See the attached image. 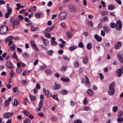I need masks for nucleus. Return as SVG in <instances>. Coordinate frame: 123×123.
I'll return each instance as SVG.
<instances>
[{
    "label": "nucleus",
    "mask_w": 123,
    "mask_h": 123,
    "mask_svg": "<svg viewBox=\"0 0 123 123\" xmlns=\"http://www.w3.org/2000/svg\"><path fill=\"white\" fill-rule=\"evenodd\" d=\"M10 22L12 25H14L16 26H18L20 25V21L18 19L14 20L12 18H11Z\"/></svg>",
    "instance_id": "2"
},
{
    "label": "nucleus",
    "mask_w": 123,
    "mask_h": 123,
    "mask_svg": "<svg viewBox=\"0 0 123 123\" xmlns=\"http://www.w3.org/2000/svg\"><path fill=\"white\" fill-rule=\"evenodd\" d=\"M88 58L87 57H85L83 59V63L85 64H86L88 62Z\"/></svg>",
    "instance_id": "35"
},
{
    "label": "nucleus",
    "mask_w": 123,
    "mask_h": 123,
    "mask_svg": "<svg viewBox=\"0 0 123 123\" xmlns=\"http://www.w3.org/2000/svg\"><path fill=\"white\" fill-rule=\"evenodd\" d=\"M108 14V12L107 11H105L102 12L101 13V15L103 16L106 15Z\"/></svg>",
    "instance_id": "43"
},
{
    "label": "nucleus",
    "mask_w": 123,
    "mask_h": 123,
    "mask_svg": "<svg viewBox=\"0 0 123 123\" xmlns=\"http://www.w3.org/2000/svg\"><path fill=\"white\" fill-rule=\"evenodd\" d=\"M9 103V101L7 100H6L4 103V104L7 107V105H8Z\"/></svg>",
    "instance_id": "59"
},
{
    "label": "nucleus",
    "mask_w": 123,
    "mask_h": 123,
    "mask_svg": "<svg viewBox=\"0 0 123 123\" xmlns=\"http://www.w3.org/2000/svg\"><path fill=\"white\" fill-rule=\"evenodd\" d=\"M44 34L45 37L48 38H50L51 37V35L49 33H47L46 32H45Z\"/></svg>",
    "instance_id": "32"
},
{
    "label": "nucleus",
    "mask_w": 123,
    "mask_h": 123,
    "mask_svg": "<svg viewBox=\"0 0 123 123\" xmlns=\"http://www.w3.org/2000/svg\"><path fill=\"white\" fill-rule=\"evenodd\" d=\"M18 18L21 20H22L24 18V17L21 15H19L18 16Z\"/></svg>",
    "instance_id": "62"
},
{
    "label": "nucleus",
    "mask_w": 123,
    "mask_h": 123,
    "mask_svg": "<svg viewBox=\"0 0 123 123\" xmlns=\"http://www.w3.org/2000/svg\"><path fill=\"white\" fill-rule=\"evenodd\" d=\"M36 6H34L29 9V11L30 12H35L36 10Z\"/></svg>",
    "instance_id": "29"
},
{
    "label": "nucleus",
    "mask_w": 123,
    "mask_h": 123,
    "mask_svg": "<svg viewBox=\"0 0 123 123\" xmlns=\"http://www.w3.org/2000/svg\"><path fill=\"white\" fill-rule=\"evenodd\" d=\"M43 105V101H42V100H40V103L39 105V108L37 110L38 111H40L41 110V109Z\"/></svg>",
    "instance_id": "25"
},
{
    "label": "nucleus",
    "mask_w": 123,
    "mask_h": 123,
    "mask_svg": "<svg viewBox=\"0 0 123 123\" xmlns=\"http://www.w3.org/2000/svg\"><path fill=\"white\" fill-rule=\"evenodd\" d=\"M30 98L31 100V101H33L35 100V96H33L31 95V94H30Z\"/></svg>",
    "instance_id": "45"
},
{
    "label": "nucleus",
    "mask_w": 123,
    "mask_h": 123,
    "mask_svg": "<svg viewBox=\"0 0 123 123\" xmlns=\"http://www.w3.org/2000/svg\"><path fill=\"white\" fill-rule=\"evenodd\" d=\"M99 74L100 77V79L102 80H103L104 78V76L101 73H100Z\"/></svg>",
    "instance_id": "63"
},
{
    "label": "nucleus",
    "mask_w": 123,
    "mask_h": 123,
    "mask_svg": "<svg viewBox=\"0 0 123 123\" xmlns=\"http://www.w3.org/2000/svg\"><path fill=\"white\" fill-rule=\"evenodd\" d=\"M41 38L45 45L47 46L49 44V42L47 39L44 38L43 36L41 37Z\"/></svg>",
    "instance_id": "12"
},
{
    "label": "nucleus",
    "mask_w": 123,
    "mask_h": 123,
    "mask_svg": "<svg viewBox=\"0 0 123 123\" xmlns=\"http://www.w3.org/2000/svg\"><path fill=\"white\" fill-rule=\"evenodd\" d=\"M122 23V22L120 21H118L116 24V29L118 30H120L121 28Z\"/></svg>",
    "instance_id": "5"
},
{
    "label": "nucleus",
    "mask_w": 123,
    "mask_h": 123,
    "mask_svg": "<svg viewBox=\"0 0 123 123\" xmlns=\"http://www.w3.org/2000/svg\"><path fill=\"white\" fill-rule=\"evenodd\" d=\"M62 58L64 59L65 60L67 61H69L70 60L69 58L67 56L64 55L63 57Z\"/></svg>",
    "instance_id": "46"
},
{
    "label": "nucleus",
    "mask_w": 123,
    "mask_h": 123,
    "mask_svg": "<svg viewBox=\"0 0 123 123\" xmlns=\"http://www.w3.org/2000/svg\"><path fill=\"white\" fill-rule=\"evenodd\" d=\"M23 56L24 58H27L29 57V55L28 53L24 52L23 54Z\"/></svg>",
    "instance_id": "34"
},
{
    "label": "nucleus",
    "mask_w": 123,
    "mask_h": 123,
    "mask_svg": "<svg viewBox=\"0 0 123 123\" xmlns=\"http://www.w3.org/2000/svg\"><path fill=\"white\" fill-rule=\"evenodd\" d=\"M61 25L64 28H65L66 27V24L64 22H62L61 23Z\"/></svg>",
    "instance_id": "56"
},
{
    "label": "nucleus",
    "mask_w": 123,
    "mask_h": 123,
    "mask_svg": "<svg viewBox=\"0 0 123 123\" xmlns=\"http://www.w3.org/2000/svg\"><path fill=\"white\" fill-rule=\"evenodd\" d=\"M23 113L26 116H28L29 115L30 113L27 111L24 110L23 111Z\"/></svg>",
    "instance_id": "53"
},
{
    "label": "nucleus",
    "mask_w": 123,
    "mask_h": 123,
    "mask_svg": "<svg viewBox=\"0 0 123 123\" xmlns=\"http://www.w3.org/2000/svg\"><path fill=\"white\" fill-rule=\"evenodd\" d=\"M77 47V46H73L70 47L69 48V49L70 51H73Z\"/></svg>",
    "instance_id": "39"
},
{
    "label": "nucleus",
    "mask_w": 123,
    "mask_h": 123,
    "mask_svg": "<svg viewBox=\"0 0 123 123\" xmlns=\"http://www.w3.org/2000/svg\"><path fill=\"white\" fill-rule=\"evenodd\" d=\"M31 31H34L39 30L38 28L34 27L32 25H31Z\"/></svg>",
    "instance_id": "28"
},
{
    "label": "nucleus",
    "mask_w": 123,
    "mask_h": 123,
    "mask_svg": "<svg viewBox=\"0 0 123 123\" xmlns=\"http://www.w3.org/2000/svg\"><path fill=\"white\" fill-rule=\"evenodd\" d=\"M103 29L105 32L106 33L108 32L110 30L109 28L106 25L103 26Z\"/></svg>",
    "instance_id": "22"
},
{
    "label": "nucleus",
    "mask_w": 123,
    "mask_h": 123,
    "mask_svg": "<svg viewBox=\"0 0 123 123\" xmlns=\"http://www.w3.org/2000/svg\"><path fill=\"white\" fill-rule=\"evenodd\" d=\"M83 104H87L88 103V101L87 100L86 98H84L83 101Z\"/></svg>",
    "instance_id": "61"
},
{
    "label": "nucleus",
    "mask_w": 123,
    "mask_h": 123,
    "mask_svg": "<svg viewBox=\"0 0 123 123\" xmlns=\"http://www.w3.org/2000/svg\"><path fill=\"white\" fill-rule=\"evenodd\" d=\"M14 37L12 36H10L8 37L6 39L5 41V43H6L8 41H12V40L13 39Z\"/></svg>",
    "instance_id": "20"
},
{
    "label": "nucleus",
    "mask_w": 123,
    "mask_h": 123,
    "mask_svg": "<svg viewBox=\"0 0 123 123\" xmlns=\"http://www.w3.org/2000/svg\"><path fill=\"white\" fill-rule=\"evenodd\" d=\"M61 93L62 94H68V92L67 90H63L61 91Z\"/></svg>",
    "instance_id": "48"
},
{
    "label": "nucleus",
    "mask_w": 123,
    "mask_h": 123,
    "mask_svg": "<svg viewBox=\"0 0 123 123\" xmlns=\"http://www.w3.org/2000/svg\"><path fill=\"white\" fill-rule=\"evenodd\" d=\"M66 36L68 38H71L72 37V34L69 31H67L66 32Z\"/></svg>",
    "instance_id": "33"
},
{
    "label": "nucleus",
    "mask_w": 123,
    "mask_h": 123,
    "mask_svg": "<svg viewBox=\"0 0 123 123\" xmlns=\"http://www.w3.org/2000/svg\"><path fill=\"white\" fill-rule=\"evenodd\" d=\"M6 68H9L10 69H12L13 67L11 62L9 61H8L6 62Z\"/></svg>",
    "instance_id": "9"
},
{
    "label": "nucleus",
    "mask_w": 123,
    "mask_h": 123,
    "mask_svg": "<svg viewBox=\"0 0 123 123\" xmlns=\"http://www.w3.org/2000/svg\"><path fill=\"white\" fill-rule=\"evenodd\" d=\"M13 112H7L5 113L4 115V117L5 118H8L11 117L13 114Z\"/></svg>",
    "instance_id": "8"
},
{
    "label": "nucleus",
    "mask_w": 123,
    "mask_h": 123,
    "mask_svg": "<svg viewBox=\"0 0 123 123\" xmlns=\"http://www.w3.org/2000/svg\"><path fill=\"white\" fill-rule=\"evenodd\" d=\"M115 5L112 4H111L108 6V9L110 10H112L115 8Z\"/></svg>",
    "instance_id": "23"
},
{
    "label": "nucleus",
    "mask_w": 123,
    "mask_h": 123,
    "mask_svg": "<svg viewBox=\"0 0 123 123\" xmlns=\"http://www.w3.org/2000/svg\"><path fill=\"white\" fill-rule=\"evenodd\" d=\"M87 92L88 95L90 96H92L93 93V91L92 90L90 89H88Z\"/></svg>",
    "instance_id": "31"
},
{
    "label": "nucleus",
    "mask_w": 123,
    "mask_h": 123,
    "mask_svg": "<svg viewBox=\"0 0 123 123\" xmlns=\"http://www.w3.org/2000/svg\"><path fill=\"white\" fill-rule=\"evenodd\" d=\"M87 23L89 26L92 27L93 26V24L92 21H88Z\"/></svg>",
    "instance_id": "47"
},
{
    "label": "nucleus",
    "mask_w": 123,
    "mask_h": 123,
    "mask_svg": "<svg viewBox=\"0 0 123 123\" xmlns=\"http://www.w3.org/2000/svg\"><path fill=\"white\" fill-rule=\"evenodd\" d=\"M55 85L53 86V89L54 90H57L60 87V85L57 84L56 82L55 83Z\"/></svg>",
    "instance_id": "14"
},
{
    "label": "nucleus",
    "mask_w": 123,
    "mask_h": 123,
    "mask_svg": "<svg viewBox=\"0 0 123 123\" xmlns=\"http://www.w3.org/2000/svg\"><path fill=\"white\" fill-rule=\"evenodd\" d=\"M53 51L52 50H49L47 52V53L48 54L51 55L52 54L53 52Z\"/></svg>",
    "instance_id": "60"
},
{
    "label": "nucleus",
    "mask_w": 123,
    "mask_h": 123,
    "mask_svg": "<svg viewBox=\"0 0 123 123\" xmlns=\"http://www.w3.org/2000/svg\"><path fill=\"white\" fill-rule=\"evenodd\" d=\"M94 37L95 39L98 42H100L102 40V37L98 36L97 35H94Z\"/></svg>",
    "instance_id": "18"
},
{
    "label": "nucleus",
    "mask_w": 123,
    "mask_h": 123,
    "mask_svg": "<svg viewBox=\"0 0 123 123\" xmlns=\"http://www.w3.org/2000/svg\"><path fill=\"white\" fill-rule=\"evenodd\" d=\"M86 78V80L85 79H83L81 80V82L82 83H85L86 85L88 87L90 86V83L88 77L85 75Z\"/></svg>",
    "instance_id": "4"
},
{
    "label": "nucleus",
    "mask_w": 123,
    "mask_h": 123,
    "mask_svg": "<svg viewBox=\"0 0 123 123\" xmlns=\"http://www.w3.org/2000/svg\"><path fill=\"white\" fill-rule=\"evenodd\" d=\"M118 108L116 106H114L112 108L113 111L114 112H116L118 110Z\"/></svg>",
    "instance_id": "37"
},
{
    "label": "nucleus",
    "mask_w": 123,
    "mask_h": 123,
    "mask_svg": "<svg viewBox=\"0 0 123 123\" xmlns=\"http://www.w3.org/2000/svg\"><path fill=\"white\" fill-rule=\"evenodd\" d=\"M61 80L65 82H67L69 81V78L62 77L61 78Z\"/></svg>",
    "instance_id": "30"
},
{
    "label": "nucleus",
    "mask_w": 123,
    "mask_h": 123,
    "mask_svg": "<svg viewBox=\"0 0 123 123\" xmlns=\"http://www.w3.org/2000/svg\"><path fill=\"white\" fill-rule=\"evenodd\" d=\"M55 27V26L54 25H53L52 27H48L45 30V32H50Z\"/></svg>",
    "instance_id": "19"
},
{
    "label": "nucleus",
    "mask_w": 123,
    "mask_h": 123,
    "mask_svg": "<svg viewBox=\"0 0 123 123\" xmlns=\"http://www.w3.org/2000/svg\"><path fill=\"white\" fill-rule=\"evenodd\" d=\"M8 30L7 27L6 25H3L0 27V33L4 34L6 33Z\"/></svg>",
    "instance_id": "1"
},
{
    "label": "nucleus",
    "mask_w": 123,
    "mask_h": 123,
    "mask_svg": "<svg viewBox=\"0 0 123 123\" xmlns=\"http://www.w3.org/2000/svg\"><path fill=\"white\" fill-rule=\"evenodd\" d=\"M7 11L8 12L6 13L5 17L6 18H8L9 15L12 14V9L10 7H7Z\"/></svg>",
    "instance_id": "6"
},
{
    "label": "nucleus",
    "mask_w": 123,
    "mask_h": 123,
    "mask_svg": "<svg viewBox=\"0 0 123 123\" xmlns=\"http://www.w3.org/2000/svg\"><path fill=\"white\" fill-rule=\"evenodd\" d=\"M74 123H82V122L81 120L78 119L75 120Z\"/></svg>",
    "instance_id": "64"
},
{
    "label": "nucleus",
    "mask_w": 123,
    "mask_h": 123,
    "mask_svg": "<svg viewBox=\"0 0 123 123\" xmlns=\"http://www.w3.org/2000/svg\"><path fill=\"white\" fill-rule=\"evenodd\" d=\"M108 94L112 96L115 93L114 89H109L108 92Z\"/></svg>",
    "instance_id": "15"
},
{
    "label": "nucleus",
    "mask_w": 123,
    "mask_h": 123,
    "mask_svg": "<svg viewBox=\"0 0 123 123\" xmlns=\"http://www.w3.org/2000/svg\"><path fill=\"white\" fill-rule=\"evenodd\" d=\"M65 43V42L62 43L61 44H59V45L61 48H62L64 46Z\"/></svg>",
    "instance_id": "52"
},
{
    "label": "nucleus",
    "mask_w": 123,
    "mask_h": 123,
    "mask_svg": "<svg viewBox=\"0 0 123 123\" xmlns=\"http://www.w3.org/2000/svg\"><path fill=\"white\" fill-rule=\"evenodd\" d=\"M92 47V45L91 43H88L86 46L87 49L88 50H90L91 49Z\"/></svg>",
    "instance_id": "24"
},
{
    "label": "nucleus",
    "mask_w": 123,
    "mask_h": 123,
    "mask_svg": "<svg viewBox=\"0 0 123 123\" xmlns=\"http://www.w3.org/2000/svg\"><path fill=\"white\" fill-rule=\"evenodd\" d=\"M30 72V71L28 70L25 71L23 72L22 74L23 75L25 76L27 74H29Z\"/></svg>",
    "instance_id": "38"
},
{
    "label": "nucleus",
    "mask_w": 123,
    "mask_h": 123,
    "mask_svg": "<svg viewBox=\"0 0 123 123\" xmlns=\"http://www.w3.org/2000/svg\"><path fill=\"white\" fill-rule=\"evenodd\" d=\"M117 56L118 59L120 62H123V58L122 57V55L120 54H118Z\"/></svg>",
    "instance_id": "26"
},
{
    "label": "nucleus",
    "mask_w": 123,
    "mask_h": 123,
    "mask_svg": "<svg viewBox=\"0 0 123 123\" xmlns=\"http://www.w3.org/2000/svg\"><path fill=\"white\" fill-rule=\"evenodd\" d=\"M45 72L47 74H51L52 73L51 71L49 69H48L45 70Z\"/></svg>",
    "instance_id": "40"
},
{
    "label": "nucleus",
    "mask_w": 123,
    "mask_h": 123,
    "mask_svg": "<svg viewBox=\"0 0 123 123\" xmlns=\"http://www.w3.org/2000/svg\"><path fill=\"white\" fill-rule=\"evenodd\" d=\"M46 67V66L44 65L41 66L39 69L40 70H43L45 69Z\"/></svg>",
    "instance_id": "50"
},
{
    "label": "nucleus",
    "mask_w": 123,
    "mask_h": 123,
    "mask_svg": "<svg viewBox=\"0 0 123 123\" xmlns=\"http://www.w3.org/2000/svg\"><path fill=\"white\" fill-rule=\"evenodd\" d=\"M108 17L107 16H106L103 18L102 19V22H105L108 19Z\"/></svg>",
    "instance_id": "42"
},
{
    "label": "nucleus",
    "mask_w": 123,
    "mask_h": 123,
    "mask_svg": "<svg viewBox=\"0 0 123 123\" xmlns=\"http://www.w3.org/2000/svg\"><path fill=\"white\" fill-rule=\"evenodd\" d=\"M43 91L45 95L46 96H48L49 95V91L46 90L44 87L43 88Z\"/></svg>",
    "instance_id": "27"
},
{
    "label": "nucleus",
    "mask_w": 123,
    "mask_h": 123,
    "mask_svg": "<svg viewBox=\"0 0 123 123\" xmlns=\"http://www.w3.org/2000/svg\"><path fill=\"white\" fill-rule=\"evenodd\" d=\"M24 123H31V121L30 120L28 119H25L24 121Z\"/></svg>",
    "instance_id": "49"
},
{
    "label": "nucleus",
    "mask_w": 123,
    "mask_h": 123,
    "mask_svg": "<svg viewBox=\"0 0 123 123\" xmlns=\"http://www.w3.org/2000/svg\"><path fill=\"white\" fill-rule=\"evenodd\" d=\"M79 47L83 48L84 47V45L83 43L82 42L79 43L78 44Z\"/></svg>",
    "instance_id": "55"
},
{
    "label": "nucleus",
    "mask_w": 123,
    "mask_h": 123,
    "mask_svg": "<svg viewBox=\"0 0 123 123\" xmlns=\"http://www.w3.org/2000/svg\"><path fill=\"white\" fill-rule=\"evenodd\" d=\"M74 65L75 67L77 68L78 67L79 65V64L78 61H75L74 63Z\"/></svg>",
    "instance_id": "41"
},
{
    "label": "nucleus",
    "mask_w": 123,
    "mask_h": 123,
    "mask_svg": "<svg viewBox=\"0 0 123 123\" xmlns=\"http://www.w3.org/2000/svg\"><path fill=\"white\" fill-rule=\"evenodd\" d=\"M123 72V66L121 69H118L116 71V74L117 76L120 77L121 76Z\"/></svg>",
    "instance_id": "7"
},
{
    "label": "nucleus",
    "mask_w": 123,
    "mask_h": 123,
    "mask_svg": "<svg viewBox=\"0 0 123 123\" xmlns=\"http://www.w3.org/2000/svg\"><path fill=\"white\" fill-rule=\"evenodd\" d=\"M35 17L37 18L42 17H43V14L40 12H37L35 14Z\"/></svg>",
    "instance_id": "17"
},
{
    "label": "nucleus",
    "mask_w": 123,
    "mask_h": 123,
    "mask_svg": "<svg viewBox=\"0 0 123 123\" xmlns=\"http://www.w3.org/2000/svg\"><path fill=\"white\" fill-rule=\"evenodd\" d=\"M115 86V82H112L109 86V89H114V88Z\"/></svg>",
    "instance_id": "21"
},
{
    "label": "nucleus",
    "mask_w": 123,
    "mask_h": 123,
    "mask_svg": "<svg viewBox=\"0 0 123 123\" xmlns=\"http://www.w3.org/2000/svg\"><path fill=\"white\" fill-rule=\"evenodd\" d=\"M117 121L118 122L123 121V118L120 117L118 118Z\"/></svg>",
    "instance_id": "54"
},
{
    "label": "nucleus",
    "mask_w": 123,
    "mask_h": 123,
    "mask_svg": "<svg viewBox=\"0 0 123 123\" xmlns=\"http://www.w3.org/2000/svg\"><path fill=\"white\" fill-rule=\"evenodd\" d=\"M110 26L111 28H114L116 27V24L113 22L111 23L110 24Z\"/></svg>",
    "instance_id": "36"
},
{
    "label": "nucleus",
    "mask_w": 123,
    "mask_h": 123,
    "mask_svg": "<svg viewBox=\"0 0 123 123\" xmlns=\"http://www.w3.org/2000/svg\"><path fill=\"white\" fill-rule=\"evenodd\" d=\"M14 75V72L13 70H12L10 73V76L11 78H12Z\"/></svg>",
    "instance_id": "51"
},
{
    "label": "nucleus",
    "mask_w": 123,
    "mask_h": 123,
    "mask_svg": "<svg viewBox=\"0 0 123 123\" xmlns=\"http://www.w3.org/2000/svg\"><path fill=\"white\" fill-rule=\"evenodd\" d=\"M67 16V13L66 12H61L59 15V18L60 20L64 19L66 18Z\"/></svg>",
    "instance_id": "3"
},
{
    "label": "nucleus",
    "mask_w": 123,
    "mask_h": 123,
    "mask_svg": "<svg viewBox=\"0 0 123 123\" xmlns=\"http://www.w3.org/2000/svg\"><path fill=\"white\" fill-rule=\"evenodd\" d=\"M121 42L120 41L118 42L115 44L114 46L115 48L116 49H119L121 47Z\"/></svg>",
    "instance_id": "11"
},
{
    "label": "nucleus",
    "mask_w": 123,
    "mask_h": 123,
    "mask_svg": "<svg viewBox=\"0 0 123 123\" xmlns=\"http://www.w3.org/2000/svg\"><path fill=\"white\" fill-rule=\"evenodd\" d=\"M13 57L15 58L17 60V55L15 51L13 53Z\"/></svg>",
    "instance_id": "58"
},
{
    "label": "nucleus",
    "mask_w": 123,
    "mask_h": 123,
    "mask_svg": "<svg viewBox=\"0 0 123 123\" xmlns=\"http://www.w3.org/2000/svg\"><path fill=\"white\" fill-rule=\"evenodd\" d=\"M51 43L52 45L54 46L56 45L57 44V43L55 41V38L54 37H51Z\"/></svg>",
    "instance_id": "16"
},
{
    "label": "nucleus",
    "mask_w": 123,
    "mask_h": 123,
    "mask_svg": "<svg viewBox=\"0 0 123 123\" xmlns=\"http://www.w3.org/2000/svg\"><path fill=\"white\" fill-rule=\"evenodd\" d=\"M19 102L16 99H15L13 102L12 103L13 105L15 107L17 106L19 104Z\"/></svg>",
    "instance_id": "13"
},
{
    "label": "nucleus",
    "mask_w": 123,
    "mask_h": 123,
    "mask_svg": "<svg viewBox=\"0 0 123 123\" xmlns=\"http://www.w3.org/2000/svg\"><path fill=\"white\" fill-rule=\"evenodd\" d=\"M31 43L32 46L35 49V50L36 51H38L39 50L38 48L37 47L35 42L33 40H31Z\"/></svg>",
    "instance_id": "10"
},
{
    "label": "nucleus",
    "mask_w": 123,
    "mask_h": 123,
    "mask_svg": "<svg viewBox=\"0 0 123 123\" xmlns=\"http://www.w3.org/2000/svg\"><path fill=\"white\" fill-rule=\"evenodd\" d=\"M105 32L103 30H102L101 32V35L102 36H104L105 35Z\"/></svg>",
    "instance_id": "57"
},
{
    "label": "nucleus",
    "mask_w": 123,
    "mask_h": 123,
    "mask_svg": "<svg viewBox=\"0 0 123 123\" xmlns=\"http://www.w3.org/2000/svg\"><path fill=\"white\" fill-rule=\"evenodd\" d=\"M52 97L55 99L57 101L59 100V99L58 97V96L56 95H53L52 96Z\"/></svg>",
    "instance_id": "44"
}]
</instances>
